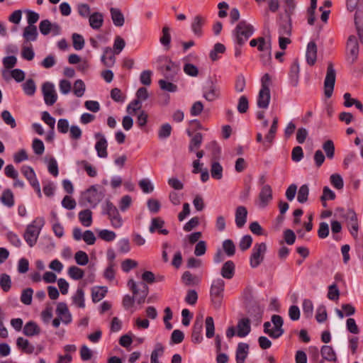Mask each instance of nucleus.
<instances>
[{"mask_svg":"<svg viewBox=\"0 0 363 363\" xmlns=\"http://www.w3.org/2000/svg\"><path fill=\"white\" fill-rule=\"evenodd\" d=\"M128 286L133 292V296H130L128 294L124 296L122 303L125 309L131 308L134 304L135 300H136L138 304L145 302L148 294V286L145 283L141 282L138 286L136 282L133 279H130L128 281Z\"/></svg>","mask_w":363,"mask_h":363,"instance_id":"f257e3e1","label":"nucleus"},{"mask_svg":"<svg viewBox=\"0 0 363 363\" xmlns=\"http://www.w3.org/2000/svg\"><path fill=\"white\" fill-rule=\"evenodd\" d=\"M44 225L45 219L43 217H37L27 226L23 238L30 247H33L36 244Z\"/></svg>","mask_w":363,"mask_h":363,"instance_id":"f03ea898","label":"nucleus"},{"mask_svg":"<svg viewBox=\"0 0 363 363\" xmlns=\"http://www.w3.org/2000/svg\"><path fill=\"white\" fill-rule=\"evenodd\" d=\"M254 27L245 21H240L233 31L235 43L242 47L253 35Z\"/></svg>","mask_w":363,"mask_h":363,"instance_id":"7ed1b4c3","label":"nucleus"},{"mask_svg":"<svg viewBox=\"0 0 363 363\" xmlns=\"http://www.w3.org/2000/svg\"><path fill=\"white\" fill-rule=\"evenodd\" d=\"M224 287L225 281L220 278L214 279L212 282L210 296L211 303L216 309H219L222 305Z\"/></svg>","mask_w":363,"mask_h":363,"instance_id":"20e7f679","label":"nucleus"},{"mask_svg":"<svg viewBox=\"0 0 363 363\" xmlns=\"http://www.w3.org/2000/svg\"><path fill=\"white\" fill-rule=\"evenodd\" d=\"M103 213L108 216L112 226L118 228L123 225V220L117 208L110 201H106L103 206Z\"/></svg>","mask_w":363,"mask_h":363,"instance_id":"39448f33","label":"nucleus"},{"mask_svg":"<svg viewBox=\"0 0 363 363\" xmlns=\"http://www.w3.org/2000/svg\"><path fill=\"white\" fill-rule=\"evenodd\" d=\"M266 252L267 245L264 242L255 244L250 257L252 268H257L263 262Z\"/></svg>","mask_w":363,"mask_h":363,"instance_id":"423d86ee","label":"nucleus"},{"mask_svg":"<svg viewBox=\"0 0 363 363\" xmlns=\"http://www.w3.org/2000/svg\"><path fill=\"white\" fill-rule=\"evenodd\" d=\"M336 72L331 62L328 63L326 76L324 81V94L326 98L331 97L335 83Z\"/></svg>","mask_w":363,"mask_h":363,"instance_id":"0eeeda50","label":"nucleus"},{"mask_svg":"<svg viewBox=\"0 0 363 363\" xmlns=\"http://www.w3.org/2000/svg\"><path fill=\"white\" fill-rule=\"evenodd\" d=\"M278 128V118L275 116L273 119L270 129L263 140L262 135L260 133H257L256 140L257 143H262L264 150L269 149L273 143Z\"/></svg>","mask_w":363,"mask_h":363,"instance_id":"6e6552de","label":"nucleus"},{"mask_svg":"<svg viewBox=\"0 0 363 363\" xmlns=\"http://www.w3.org/2000/svg\"><path fill=\"white\" fill-rule=\"evenodd\" d=\"M42 92L45 104L52 106L57 99L55 86L51 82H45L42 86Z\"/></svg>","mask_w":363,"mask_h":363,"instance_id":"1a4fd4ad","label":"nucleus"},{"mask_svg":"<svg viewBox=\"0 0 363 363\" xmlns=\"http://www.w3.org/2000/svg\"><path fill=\"white\" fill-rule=\"evenodd\" d=\"M272 187L269 184H264L259 193L257 205L261 208H264L272 200Z\"/></svg>","mask_w":363,"mask_h":363,"instance_id":"9d476101","label":"nucleus"},{"mask_svg":"<svg viewBox=\"0 0 363 363\" xmlns=\"http://www.w3.org/2000/svg\"><path fill=\"white\" fill-rule=\"evenodd\" d=\"M347 60L350 63H354L358 58L359 44L354 35H350L347 43Z\"/></svg>","mask_w":363,"mask_h":363,"instance_id":"9b49d317","label":"nucleus"},{"mask_svg":"<svg viewBox=\"0 0 363 363\" xmlns=\"http://www.w3.org/2000/svg\"><path fill=\"white\" fill-rule=\"evenodd\" d=\"M104 194L98 191L96 186L93 185L88 189L84 193V198L87 202L92 206L95 207L103 199Z\"/></svg>","mask_w":363,"mask_h":363,"instance_id":"f8f14e48","label":"nucleus"},{"mask_svg":"<svg viewBox=\"0 0 363 363\" xmlns=\"http://www.w3.org/2000/svg\"><path fill=\"white\" fill-rule=\"evenodd\" d=\"M94 137L97 140L95 144V149L98 157L101 158H106L108 157V142L105 136L101 133H95Z\"/></svg>","mask_w":363,"mask_h":363,"instance_id":"ddd939ff","label":"nucleus"},{"mask_svg":"<svg viewBox=\"0 0 363 363\" xmlns=\"http://www.w3.org/2000/svg\"><path fill=\"white\" fill-rule=\"evenodd\" d=\"M346 8L350 12L355 11L354 19L363 18V0H346Z\"/></svg>","mask_w":363,"mask_h":363,"instance_id":"4468645a","label":"nucleus"},{"mask_svg":"<svg viewBox=\"0 0 363 363\" xmlns=\"http://www.w3.org/2000/svg\"><path fill=\"white\" fill-rule=\"evenodd\" d=\"M56 313L60 318L64 324H69L72 322V315L69 311L67 304L64 302L58 303L56 308Z\"/></svg>","mask_w":363,"mask_h":363,"instance_id":"2eb2a0df","label":"nucleus"},{"mask_svg":"<svg viewBox=\"0 0 363 363\" xmlns=\"http://www.w3.org/2000/svg\"><path fill=\"white\" fill-rule=\"evenodd\" d=\"M160 70L167 79H172L179 71V67L172 61H168L160 67Z\"/></svg>","mask_w":363,"mask_h":363,"instance_id":"dca6fc26","label":"nucleus"},{"mask_svg":"<svg viewBox=\"0 0 363 363\" xmlns=\"http://www.w3.org/2000/svg\"><path fill=\"white\" fill-rule=\"evenodd\" d=\"M299 72H300L299 64L298 62V60H296L291 64V67H290V71L289 73V84L294 87L297 86L298 84Z\"/></svg>","mask_w":363,"mask_h":363,"instance_id":"f3484780","label":"nucleus"},{"mask_svg":"<svg viewBox=\"0 0 363 363\" xmlns=\"http://www.w3.org/2000/svg\"><path fill=\"white\" fill-rule=\"evenodd\" d=\"M220 89L213 82L204 88L203 97L209 101H213L219 97Z\"/></svg>","mask_w":363,"mask_h":363,"instance_id":"a211bd4d","label":"nucleus"},{"mask_svg":"<svg viewBox=\"0 0 363 363\" xmlns=\"http://www.w3.org/2000/svg\"><path fill=\"white\" fill-rule=\"evenodd\" d=\"M271 320H272V323L274 325V332L272 333V338H274V339L279 338L284 333V330L282 328V325L284 323L283 318L279 315H273L272 316Z\"/></svg>","mask_w":363,"mask_h":363,"instance_id":"6ab92c4d","label":"nucleus"},{"mask_svg":"<svg viewBox=\"0 0 363 363\" xmlns=\"http://www.w3.org/2000/svg\"><path fill=\"white\" fill-rule=\"evenodd\" d=\"M16 346L22 352L28 354L34 353L35 350V346L28 340L22 337L17 338Z\"/></svg>","mask_w":363,"mask_h":363,"instance_id":"aec40b11","label":"nucleus"},{"mask_svg":"<svg viewBox=\"0 0 363 363\" xmlns=\"http://www.w3.org/2000/svg\"><path fill=\"white\" fill-rule=\"evenodd\" d=\"M116 55L110 47H106L104 48V53L101 56V62L104 66L107 67H112L116 62Z\"/></svg>","mask_w":363,"mask_h":363,"instance_id":"412c9836","label":"nucleus"},{"mask_svg":"<svg viewBox=\"0 0 363 363\" xmlns=\"http://www.w3.org/2000/svg\"><path fill=\"white\" fill-rule=\"evenodd\" d=\"M23 333L28 337L37 336L40 334L41 328L35 322L30 320L24 325Z\"/></svg>","mask_w":363,"mask_h":363,"instance_id":"4be33fe9","label":"nucleus"},{"mask_svg":"<svg viewBox=\"0 0 363 363\" xmlns=\"http://www.w3.org/2000/svg\"><path fill=\"white\" fill-rule=\"evenodd\" d=\"M317 45L315 42L311 41L308 43L306 49V57L307 63L309 65H313L317 59Z\"/></svg>","mask_w":363,"mask_h":363,"instance_id":"5701e85b","label":"nucleus"},{"mask_svg":"<svg viewBox=\"0 0 363 363\" xmlns=\"http://www.w3.org/2000/svg\"><path fill=\"white\" fill-rule=\"evenodd\" d=\"M249 352V345L240 342L236 350L235 359L237 363H244Z\"/></svg>","mask_w":363,"mask_h":363,"instance_id":"b1692460","label":"nucleus"},{"mask_svg":"<svg viewBox=\"0 0 363 363\" xmlns=\"http://www.w3.org/2000/svg\"><path fill=\"white\" fill-rule=\"evenodd\" d=\"M235 265L231 260L225 262L220 269L221 276L226 279H231L235 274Z\"/></svg>","mask_w":363,"mask_h":363,"instance_id":"393cba45","label":"nucleus"},{"mask_svg":"<svg viewBox=\"0 0 363 363\" xmlns=\"http://www.w3.org/2000/svg\"><path fill=\"white\" fill-rule=\"evenodd\" d=\"M237 335L240 337L247 336L251 330L250 323L248 318H242L237 325Z\"/></svg>","mask_w":363,"mask_h":363,"instance_id":"a878e982","label":"nucleus"},{"mask_svg":"<svg viewBox=\"0 0 363 363\" xmlns=\"http://www.w3.org/2000/svg\"><path fill=\"white\" fill-rule=\"evenodd\" d=\"M247 210L245 206H240L235 211V223L238 228H242L247 221Z\"/></svg>","mask_w":363,"mask_h":363,"instance_id":"bb28decb","label":"nucleus"},{"mask_svg":"<svg viewBox=\"0 0 363 363\" xmlns=\"http://www.w3.org/2000/svg\"><path fill=\"white\" fill-rule=\"evenodd\" d=\"M0 201L5 206L12 208L15 203L14 195L12 191L9 189H4L0 196Z\"/></svg>","mask_w":363,"mask_h":363,"instance_id":"cd10ccee","label":"nucleus"},{"mask_svg":"<svg viewBox=\"0 0 363 363\" xmlns=\"http://www.w3.org/2000/svg\"><path fill=\"white\" fill-rule=\"evenodd\" d=\"M203 329V320L202 319H196L193 325L192 330V340L194 342H200L203 337L201 335V332Z\"/></svg>","mask_w":363,"mask_h":363,"instance_id":"c85d7f7f","label":"nucleus"},{"mask_svg":"<svg viewBox=\"0 0 363 363\" xmlns=\"http://www.w3.org/2000/svg\"><path fill=\"white\" fill-rule=\"evenodd\" d=\"M270 99V91L259 90L257 101V106L260 108H267Z\"/></svg>","mask_w":363,"mask_h":363,"instance_id":"c756f323","label":"nucleus"},{"mask_svg":"<svg viewBox=\"0 0 363 363\" xmlns=\"http://www.w3.org/2000/svg\"><path fill=\"white\" fill-rule=\"evenodd\" d=\"M320 354L323 359L333 362H336L337 361L336 353L331 346L323 345L321 347Z\"/></svg>","mask_w":363,"mask_h":363,"instance_id":"7c9ffc66","label":"nucleus"},{"mask_svg":"<svg viewBox=\"0 0 363 363\" xmlns=\"http://www.w3.org/2000/svg\"><path fill=\"white\" fill-rule=\"evenodd\" d=\"M205 19L201 16H196L194 17L191 23V30L194 35L198 37L202 35V27L204 25Z\"/></svg>","mask_w":363,"mask_h":363,"instance_id":"2f4dec72","label":"nucleus"},{"mask_svg":"<svg viewBox=\"0 0 363 363\" xmlns=\"http://www.w3.org/2000/svg\"><path fill=\"white\" fill-rule=\"evenodd\" d=\"M89 21L93 29H99L103 25V15L101 13L95 12L89 16Z\"/></svg>","mask_w":363,"mask_h":363,"instance_id":"473e14b6","label":"nucleus"},{"mask_svg":"<svg viewBox=\"0 0 363 363\" xmlns=\"http://www.w3.org/2000/svg\"><path fill=\"white\" fill-rule=\"evenodd\" d=\"M79 220L84 227H89L92 223V212L85 209L79 213Z\"/></svg>","mask_w":363,"mask_h":363,"instance_id":"72a5a7b5","label":"nucleus"},{"mask_svg":"<svg viewBox=\"0 0 363 363\" xmlns=\"http://www.w3.org/2000/svg\"><path fill=\"white\" fill-rule=\"evenodd\" d=\"M110 11L113 24L116 26H122L124 24L125 20L124 16L120 9L116 8H111Z\"/></svg>","mask_w":363,"mask_h":363,"instance_id":"f704fd0d","label":"nucleus"},{"mask_svg":"<svg viewBox=\"0 0 363 363\" xmlns=\"http://www.w3.org/2000/svg\"><path fill=\"white\" fill-rule=\"evenodd\" d=\"M337 211L340 212V217L347 220L348 225L357 222V215L352 209L345 211L342 208H339Z\"/></svg>","mask_w":363,"mask_h":363,"instance_id":"c9c22d12","label":"nucleus"},{"mask_svg":"<svg viewBox=\"0 0 363 363\" xmlns=\"http://www.w3.org/2000/svg\"><path fill=\"white\" fill-rule=\"evenodd\" d=\"M38 35L35 26H28L24 28L23 36L26 41H35L37 39Z\"/></svg>","mask_w":363,"mask_h":363,"instance_id":"e433bc0d","label":"nucleus"},{"mask_svg":"<svg viewBox=\"0 0 363 363\" xmlns=\"http://www.w3.org/2000/svg\"><path fill=\"white\" fill-rule=\"evenodd\" d=\"M223 167L218 162H213L211 165V177L217 180H220L223 177Z\"/></svg>","mask_w":363,"mask_h":363,"instance_id":"4c0bfd02","label":"nucleus"},{"mask_svg":"<svg viewBox=\"0 0 363 363\" xmlns=\"http://www.w3.org/2000/svg\"><path fill=\"white\" fill-rule=\"evenodd\" d=\"M203 141V136L201 133H196L191 138L189 145V150L190 152H195L198 150Z\"/></svg>","mask_w":363,"mask_h":363,"instance_id":"58836bf2","label":"nucleus"},{"mask_svg":"<svg viewBox=\"0 0 363 363\" xmlns=\"http://www.w3.org/2000/svg\"><path fill=\"white\" fill-rule=\"evenodd\" d=\"M182 280L186 286L196 285L199 282V279L189 271L184 272Z\"/></svg>","mask_w":363,"mask_h":363,"instance_id":"ea45409f","label":"nucleus"},{"mask_svg":"<svg viewBox=\"0 0 363 363\" xmlns=\"http://www.w3.org/2000/svg\"><path fill=\"white\" fill-rule=\"evenodd\" d=\"M73 303L79 308H84V293L82 289H77L76 293L72 296Z\"/></svg>","mask_w":363,"mask_h":363,"instance_id":"a19ab883","label":"nucleus"},{"mask_svg":"<svg viewBox=\"0 0 363 363\" xmlns=\"http://www.w3.org/2000/svg\"><path fill=\"white\" fill-rule=\"evenodd\" d=\"M225 51V45L222 43H217L215 44L213 49L210 52L209 57L213 61H216L219 58L218 54H223Z\"/></svg>","mask_w":363,"mask_h":363,"instance_id":"79ce46f5","label":"nucleus"},{"mask_svg":"<svg viewBox=\"0 0 363 363\" xmlns=\"http://www.w3.org/2000/svg\"><path fill=\"white\" fill-rule=\"evenodd\" d=\"M309 194V188L307 184H303L298 191L297 200L301 203H304L308 201Z\"/></svg>","mask_w":363,"mask_h":363,"instance_id":"37998d69","label":"nucleus"},{"mask_svg":"<svg viewBox=\"0 0 363 363\" xmlns=\"http://www.w3.org/2000/svg\"><path fill=\"white\" fill-rule=\"evenodd\" d=\"M69 276L74 280H79L84 276V272L81 268L72 266L68 269Z\"/></svg>","mask_w":363,"mask_h":363,"instance_id":"c03bdc74","label":"nucleus"},{"mask_svg":"<svg viewBox=\"0 0 363 363\" xmlns=\"http://www.w3.org/2000/svg\"><path fill=\"white\" fill-rule=\"evenodd\" d=\"M107 289L106 287H98L92 289L91 298L94 302L101 301L106 295Z\"/></svg>","mask_w":363,"mask_h":363,"instance_id":"a18cd8bd","label":"nucleus"},{"mask_svg":"<svg viewBox=\"0 0 363 363\" xmlns=\"http://www.w3.org/2000/svg\"><path fill=\"white\" fill-rule=\"evenodd\" d=\"M223 248L228 257H233L235 253V245L232 240H225L223 242Z\"/></svg>","mask_w":363,"mask_h":363,"instance_id":"49530a36","label":"nucleus"},{"mask_svg":"<svg viewBox=\"0 0 363 363\" xmlns=\"http://www.w3.org/2000/svg\"><path fill=\"white\" fill-rule=\"evenodd\" d=\"M172 128L170 124H162L158 130V138L161 140L167 139L171 135Z\"/></svg>","mask_w":363,"mask_h":363,"instance_id":"de8ad7c7","label":"nucleus"},{"mask_svg":"<svg viewBox=\"0 0 363 363\" xmlns=\"http://www.w3.org/2000/svg\"><path fill=\"white\" fill-rule=\"evenodd\" d=\"M206 325V335L208 338H211L214 335L215 326L213 318L211 316H208L205 321Z\"/></svg>","mask_w":363,"mask_h":363,"instance_id":"09e8293b","label":"nucleus"},{"mask_svg":"<svg viewBox=\"0 0 363 363\" xmlns=\"http://www.w3.org/2000/svg\"><path fill=\"white\" fill-rule=\"evenodd\" d=\"M326 156L328 159H333L335 155V145L331 140H328L323 144Z\"/></svg>","mask_w":363,"mask_h":363,"instance_id":"8fccbe9b","label":"nucleus"},{"mask_svg":"<svg viewBox=\"0 0 363 363\" xmlns=\"http://www.w3.org/2000/svg\"><path fill=\"white\" fill-rule=\"evenodd\" d=\"M158 84L160 89L164 91L169 92H176L177 91V86L167 80L160 79Z\"/></svg>","mask_w":363,"mask_h":363,"instance_id":"3c124183","label":"nucleus"},{"mask_svg":"<svg viewBox=\"0 0 363 363\" xmlns=\"http://www.w3.org/2000/svg\"><path fill=\"white\" fill-rule=\"evenodd\" d=\"M77 165L82 166L87 173V174L91 177H94L97 174V172L96 169L92 167L87 161L81 160L77 162Z\"/></svg>","mask_w":363,"mask_h":363,"instance_id":"603ef678","label":"nucleus"},{"mask_svg":"<svg viewBox=\"0 0 363 363\" xmlns=\"http://www.w3.org/2000/svg\"><path fill=\"white\" fill-rule=\"evenodd\" d=\"M160 41L162 45L166 47H169L171 42L170 28L165 26L162 28V35L160 37Z\"/></svg>","mask_w":363,"mask_h":363,"instance_id":"864d4df0","label":"nucleus"},{"mask_svg":"<svg viewBox=\"0 0 363 363\" xmlns=\"http://www.w3.org/2000/svg\"><path fill=\"white\" fill-rule=\"evenodd\" d=\"M125 46V40L119 35H117L114 39L113 50L116 55L121 52Z\"/></svg>","mask_w":363,"mask_h":363,"instance_id":"5fc2aeb1","label":"nucleus"},{"mask_svg":"<svg viewBox=\"0 0 363 363\" xmlns=\"http://www.w3.org/2000/svg\"><path fill=\"white\" fill-rule=\"evenodd\" d=\"M33 290L31 288L24 289L21 295V301L25 305H30L32 302Z\"/></svg>","mask_w":363,"mask_h":363,"instance_id":"6e6d98bb","label":"nucleus"},{"mask_svg":"<svg viewBox=\"0 0 363 363\" xmlns=\"http://www.w3.org/2000/svg\"><path fill=\"white\" fill-rule=\"evenodd\" d=\"M335 199V194L329 187L325 186L323 190V195L320 197L323 206H326L325 201L327 200H334Z\"/></svg>","mask_w":363,"mask_h":363,"instance_id":"4d7b16f0","label":"nucleus"},{"mask_svg":"<svg viewBox=\"0 0 363 363\" xmlns=\"http://www.w3.org/2000/svg\"><path fill=\"white\" fill-rule=\"evenodd\" d=\"M138 185L145 194H150L154 191V186L148 179H141Z\"/></svg>","mask_w":363,"mask_h":363,"instance_id":"13d9d810","label":"nucleus"},{"mask_svg":"<svg viewBox=\"0 0 363 363\" xmlns=\"http://www.w3.org/2000/svg\"><path fill=\"white\" fill-rule=\"evenodd\" d=\"M164 225V221L160 217L154 218L151 220V224L149 228V231L151 233H155L156 230H160Z\"/></svg>","mask_w":363,"mask_h":363,"instance_id":"bf43d9fd","label":"nucleus"},{"mask_svg":"<svg viewBox=\"0 0 363 363\" xmlns=\"http://www.w3.org/2000/svg\"><path fill=\"white\" fill-rule=\"evenodd\" d=\"M23 89L26 94L28 96H33L36 90V86L34 81L31 79H28L23 84Z\"/></svg>","mask_w":363,"mask_h":363,"instance_id":"052dcab7","label":"nucleus"},{"mask_svg":"<svg viewBox=\"0 0 363 363\" xmlns=\"http://www.w3.org/2000/svg\"><path fill=\"white\" fill-rule=\"evenodd\" d=\"M74 94L77 97H82L85 91V84L81 79H77L74 84Z\"/></svg>","mask_w":363,"mask_h":363,"instance_id":"680f3d73","label":"nucleus"},{"mask_svg":"<svg viewBox=\"0 0 363 363\" xmlns=\"http://www.w3.org/2000/svg\"><path fill=\"white\" fill-rule=\"evenodd\" d=\"M74 259L79 265L84 266L89 262V257L87 254L82 250L75 253Z\"/></svg>","mask_w":363,"mask_h":363,"instance_id":"e2e57ef3","label":"nucleus"},{"mask_svg":"<svg viewBox=\"0 0 363 363\" xmlns=\"http://www.w3.org/2000/svg\"><path fill=\"white\" fill-rule=\"evenodd\" d=\"M1 118L4 122L11 128H14L16 126V121L9 111H3Z\"/></svg>","mask_w":363,"mask_h":363,"instance_id":"0e129e2a","label":"nucleus"},{"mask_svg":"<svg viewBox=\"0 0 363 363\" xmlns=\"http://www.w3.org/2000/svg\"><path fill=\"white\" fill-rule=\"evenodd\" d=\"M32 148L33 152L38 155H41L45 151V146L43 141L38 138H35L33 140Z\"/></svg>","mask_w":363,"mask_h":363,"instance_id":"69168bd1","label":"nucleus"},{"mask_svg":"<svg viewBox=\"0 0 363 363\" xmlns=\"http://www.w3.org/2000/svg\"><path fill=\"white\" fill-rule=\"evenodd\" d=\"M0 286L2 290L7 292L10 290L11 281L10 277L6 274H2L0 277Z\"/></svg>","mask_w":363,"mask_h":363,"instance_id":"338daca9","label":"nucleus"},{"mask_svg":"<svg viewBox=\"0 0 363 363\" xmlns=\"http://www.w3.org/2000/svg\"><path fill=\"white\" fill-rule=\"evenodd\" d=\"M73 47L77 50H82L84 46V40L83 37L78 34L74 33L72 35Z\"/></svg>","mask_w":363,"mask_h":363,"instance_id":"774afa93","label":"nucleus"}]
</instances>
